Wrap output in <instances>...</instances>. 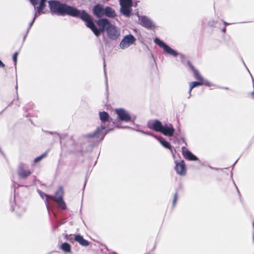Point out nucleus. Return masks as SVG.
I'll use <instances>...</instances> for the list:
<instances>
[{
	"mask_svg": "<svg viewBox=\"0 0 254 254\" xmlns=\"http://www.w3.org/2000/svg\"><path fill=\"white\" fill-rule=\"evenodd\" d=\"M225 30H226V28H224L223 29V31L224 32H225Z\"/></svg>",
	"mask_w": 254,
	"mask_h": 254,
	"instance_id": "nucleus-29",
	"label": "nucleus"
},
{
	"mask_svg": "<svg viewBox=\"0 0 254 254\" xmlns=\"http://www.w3.org/2000/svg\"><path fill=\"white\" fill-rule=\"evenodd\" d=\"M82 18L83 21L86 22V26L89 28L96 36H99L101 33L105 31L108 37L112 40L116 39L120 35V32L116 26L112 24L107 19H99L96 22L99 26V28H97L93 22V18L89 14H84Z\"/></svg>",
	"mask_w": 254,
	"mask_h": 254,
	"instance_id": "nucleus-1",
	"label": "nucleus"
},
{
	"mask_svg": "<svg viewBox=\"0 0 254 254\" xmlns=\"http://www.w3.org/2000/svg\"><path fill=\"white\" fill-rule=\"evenodd\" d=\"M189 64L191 69L193 71L195 78L198 80V81H193L190 83L189 94L190 97L191 96V92L194 87L202 85H205L207 86L210 87L212 84L207 80H204L198 71L196 70L190 63Z\"/></svg>",
	"mask_w": 254,
	"mask_h": 254,
	"instance_id": "nucleus-4",
	"label": "nucleus"
},
{
	"mask_svg": "<svg viewBox=\"0 0 254 254\" xmlns=\"http://www.w3.org/2000/svg\"><path fill=\"white\" fill-rule=\"evenodd\" d=\"M100 119L102 122H105L109 119V115L105 112H100L99 113Z\"/></svg>",
	"mask_w": 254,
	"mask_h": 254,
	"instance_id": "nucleus-21",
	"label": "nucleus"
},
{
	"mask_svg": "<svg viewBox=\"0 0 254 254\" xmlns=\"http://www.w3.org/2000/svg\"><path fill=\"white\" fill-rule=\"evenodd\" d=\"M139 19L140 20V24L142 25V26L148 28H152L155 27V25H154L153 22L147 17H139Z\"/></svg>",
	"mask_w": 254,
	"mask_h": 254,
	"instance_id": "nucleus-14",
	"label": "nucleus"
},
{
	"mask_svg": "<svg viewBox=\"0 0 254 254\" xmlns=\"http://www.w3.org/2000/svg\"><path fill=\"white\" fill-rule=\"evenodd\" d=\"M153 136L156 138L158 141L161 143V144L166 148H168L171 149V146L169 144V143L164 138L162 137H158L156 135H153Z\"/></svg>",
	"mask_w": 254,
	"mask_h": 254,
	"instance_id": "nucleus-17",
	"label": "nucleus"
},
{
	"mask_svg": "<svg viewBox=\"0 0 254 254\" xmlns=\"http://www.w3.org/2000/svg\"><path fill=\"white\" fill-rule=\"evenodd\" d=\"M177 193H175V194L174 195V199H173V204L174 205L175 204V203L177 201Z\"/></svg>",
	"mask_w": 254,
	"mask_h": 254,
	"instance_id": "nucleus-24",
	"label": "nucleus"
},
{
	"mask_svg": "<svg viewBox=\"0 0 254 254\" xmlns=\"http://www.w3.org/2000/svg\"><path fill=\"white\" fill-rule=\"evenodd\" d=\"M116 15L115 10L111 7L107 6L105 8L104 15L109 17H114Z\"/></svg>",
	"mask_w": 254,
	"mask_h": 254,
	"instance_id": "nucleus-18",
	"label": "nucleus"
},
{
	"mask_svg": "<svg viewBox=\"0 0 254 254\" xmlns=\"http://www.w3.org/2000/svg\"><path fill=\"white\" fill-rule=\"evenodd\" d=\"M224 23H225L226 25H228V24H229L228 23H226V22H225Z\"/></svg>",
	"mask_w": 254,
	"mask_h": 254,
	"instance_id": "nucleus-31",
	"label": "nucleus"
},
{
	"mask_svg": "<svg viewBox=\"0 0 254 254\" xmlns=\"http://www.w3.org/2000/svg\"><path fill=\"white\" fill-rule=\"evenodd\" d=\"M4 66V64L2 63V62L0 60V67H3Z\"/></svg>",
	"mask_w": 254,
	"mask_h": 254,
	"instance_id": "nucleus-27",
	"label": "nucleus"
},
{
	"mask_svg": "<svg viewBox=\"0 0 254 254\" xmlns=\"http://www.w3.org/2000/svg\"><path fill=\"white\" fill-rule=\"evenodd\" d=\"M31 173L32 172L28 169L27 167L25 165L21 164L18 167V175L22 178H26L29 176Z\"/></svg>",
	"mask_w": 254,
	"mask_h": 254,
	"instance_id": "nucleus-12",
	"label": "nucleus"
},
{
	"mask_svg": "<svg viewBox=\"0 0 254 254\" xmlns=\"http://www.w3.org/2000/svg\"><path fill=\"white\" fill-rule=\"evenodd\" d=\"M120 3L121 13L127 16H130L132 11V0H120Z\"/></svg>",
	"mask_w": 254,
	"mask_h": 254,
	"instance_id": "nucleus-7",
	"label": "nucleus"
},
{
	"mask_svg": "<svg viewBox=\"0 0 254 254\" xmlns=\"http://www.w3.org/2000/svg\"><path fill=\"white\" fill-rule=\"evenodd\" d=\"M135 41L136 39L133 35L131 34L126 35L122 40L120 47L122 49H127L132 45Z\"/></svg>",
	"mask_w": 254,
	"mask_h": 254,
	"instance_id": "nucleus-9",
	"label": "nucleus"
},
{
	"mask_svg": "<svg viewBox=\"0 0 254 254\" xmlns=\"http://www.w3.org/2000/svg\"><path fill=\"white\" fill-rule=\"evenodd\" d=\"M105 130L106 127L101 126V127L98 128L95 132L88 134L87 136L92 138L96 137L97 139H102L106 133Z\"/></svg>",
	"mask_w": 254,
	"mask_h": 254,
	"instance_id": "nucleus-11",
	"label": "nucleus"
},
{
	"mask_svg": "<svg viewBox=\"0 0 254 254\" xmlns=\"http://www.w3.org/2000/svg\"><path fill=\"white\" fill-rule=\"evenodd\" d=\"M253 227H254V223H253Z\"/></svg>",
	"mask_w": 254,
	"mask_h": 254,
	"instance_id": "nucleus-32",
	"label": "nucleus"
},
{
	"mask_svg": "<svg viewBox=\"0 0 254 254\" xmlns=\"http://www.w3.org/2000/svg\"><path fill=\"white\" fill-rule=\"evenodd\" d=\"M46 156V153L43 154L41 155H40V156L37 157L36 158H35L34 162L35 163H38Z\"/></svg>",
	"mask_w": 254,
	"mask_h": 254,
	"instance_id": "nucleus-22",
	"label": "nucleus"
},
{
	"mask_svg": "<svg viewBox=\"0 0 254 254\" xmlns=\"http://www.w3.org/2000/svg\"><path fill=\"white\" fill-rule=\"evenodd\" d=\"M35 7V16H39L41 13H44L43 10L46 7L47 0H30Z\"/></svg>",
	"mask_w": 254,
	"mask_h": 254,
	"instance_id": "nucleus-8",
	"label": "nucleus"
},
{
	"mask_svg": "<svg viewBox=\"0 0 254 254\" xmlns=\"http://www.w3.org/2000/svg\"><path fill=\"white\" fill-rule=\"evenodd\" d=\"M253 241L254 242V233H253Z\"/></svg>",
	"mask_w": 254,
	"mask_h": 254,
	"instance_id": "nucleus-30",
	"label": "nucleus"
},
{
	"mask_svg": "<svg viewBox=\"0 0 254 254\" xmlns=\"http://www.w3.org/2000/svg\"><path fill=\"white\" fill-rule=\"evenodd\" d=\"M61 249L64 252L69 253L71 250V247L70 245L67 243L62 244L61 246Z\"/></svg>",
	"mask_w": 254,
	"mask_h": 254,
	"instance_id": "nucleus-20",
	"label": "nucleus"
},
{
	"mask_svg": "<svg viewBox=\"0 0 254 254\" xmlns=\"http://www.w3.org/2000/svg\"><path fill=\"white\" fill-rule=\"evenodd\" d=\"M142 133L145 134L152 135V134L149 132H145L142 131Z\"/></svg>",
	"mask_w": 254,
	"mask_h": 254,
	"instance_id": "nucleus-28",
	"label": "nucleus"
},
{
	"mask_svg": "<svg viewBox=\"0 0 254 254\" xmlns=\"http://www.w3.org/2000/svg\"><path fill=\"white\" fill-rule=\"evenodd\" d=\"M175 170L177 173L180 175H185L186 169L184 161H181L180 162H176Z\"/></svg>",
	"mask_w": 254,
	"mask_h": 254,
	"instance_id": "nucleus-13",
	"label": "nucleus"
},
{
	"mask_svg": "<svg viewBox=\"0 0 254 254\" xmlns=\"http://www.w3.org/2000/svg\"><path fill=\"white\" fill-rule=\"evenodd\" d=\"M46 195V205L48 209L49 208V203L48 201V199L49 198L56 201L58 203L59 207L62 208V209L64 210L66 208V204L63 200L64 190L62 188H59V189L56 192L55 196L49 195Z\"/></svg>",
	"mask_w": 254,
	"mask_h": 254,
	"instance_id": "nucleus-5",
	"label": "nucleus"
},
{
	"mask_svg": "<svg viewBox=\"0 0 254 254\" xmlns=\"http://www.w3.org/2000/svg\"><path fill=\"white\" fill-rule=\"evenodd\" d=\"M37 17V16H35V14H34V17L33 18V20H32V22H31V23H30V27H31V26L32 25L33 23H34V21H35V18H36Z\"/></svg>",
	"mask_w": 254,
	"mask_h": 254,
	"instance_id": "nucleus-25",
	"label": "nucleus"
},
{
	"mask_svg": "<svg viewBox=\"0 0 254 254\" xmlns=\"http://www.w3.org/2000/svg\"><path fill=\"white\" fill-rule=\"evenodd\" d=\"M116 113L118 116V119L123 122H133L135 120V116H130L125 109L122 108L115 109Z\"/></svg>",
	"mask_w": 254,
	"mask_h": 254,
	"instance_id": "nucleus-6",
	"label": "nucleus"
},
{
	"mask_svg": "<svg viewBox=\"0 0 254 254\" xmlns=\"http://www.w3.org/2000/svg\"><path fill=\"white\" fill-rule=\"evenodd\" d=\"M148 127L156 131L160 132L165 135L173 136L175 129L171 124L163 125L158 120H155L148 124Z\"/></svg>",
	"mask_w": 254,
	"mask_h": 254,
	"instance_id": "nucleus-3",
	"label": "nucleus"
},
{
	"mask_svg": "<svg viewBox=\"0 0 254 254\" xmlns=\"http://www.w3.org/2000/svg\"><path fill=\"white\" fill-rule=\"evenodd\" d=\"M18 55V53L17 52H16V53H14V54L13 56V61L14 62L15 65L16 64L17 58Z\"/></svg>",
	"mask_w": 254,
	"mask_h": 254,
	"instance_id": "nucleus-23",
	"label": "nucleus"
},
{
	"mask_svg": "<svg viewBox=\"0 0 254 254\" xmlns=\"http://www.w3.org/2000/svg\"><path fill=\"white\" fill-rule=\"evenodd\" d=\"M75 240L83 246H87L89 245V242L79 235L75 236Z\"/></svg>",
	"mask_w": 254,
	"mask_h": 254,
	"instance_id": "nucleus-19",
	"label": "nucleus"
},
{
	"mask_svg": "<svg viewBox=\"0 0 254 254\" xmlns=\"http://www.w3.org/2000/svg\"><path fill=\"white\" fill-rule=\"evenodd\" d=\"M154 41L157 45H158L161 48H163L164 51L167 54L172 55L174 57H176L179 55V54L176 51L174 50L160 39L155 38Z\"/></svg>",
	"mask_w": 254,
	"mask_h": 254,
	"instance_id": "nucleus-10",
	"label": "nucleus"
},
{
	"mask_svg": "<svg viewBox=\"0 0 254 254\" xmlns=\"http://www.w3.org/2000/svg\"><path fill=\"white\" fill-rule=\"evenodd\" d=\"M183 154L184 157L187 159L191 161L197 160V158L188 150L184 149L183 150Z\"/></svg>",
	"mask_w": 254,
	"mask_h": 254,
	"instance_id": "nucleus-16",
	"label": "nucleus"
},
{
	"mask_svg": "<svg viewBox=\"0 0 254 254\" xmlns=\"http://www.w3.org/2000/svg\"><path fill=\"white\" fill-rule=\"evenodd\" d=\"M39 194H40V196H41V197L42 198H44V196H45V197H46V194H44V193H42V192H41V191H40V192H39Z\"/></svg>",
	"mask_w": 254,
	"mask_h": 254,
	"instance_id": "nucleus-26",
	"label": "nucleus"
},
{
	"mask_svg": "<svg viewBox=\"0 0 254 254\" xmlns=\"http://www.w3.org/2000/svg\"><path fill=\"white\" fill-rule=\"evenodd\" d=\"M104 8L101 5L97 4L95 5L93 9V13L98 17H101L104 16Z\"/></svg>",
	"mask_w": 254,
	"mask_h": 254,
	"instance_id": "nucleus-15",
	"label": "nucleus"
},
{
	"mask_svg": "<svg viewBox=\"0 0 254 254\" xmlns=\"http://www.w3.org/2000/svg\"><path fill=\"white\" fill-rule=\"evenodd\" d=\"M49 4L51 12L58 15L68 14L72 16L79 17L83 20V16L84 15V14H87L84 10H79L73 7L62 4L58 1H49Z\"/></svg>",
	"mask_w": 254,
	"mask_h": 254,
	"instance_id": "nucleus-2",
	"label": "nucleus"
}]
</instances>
